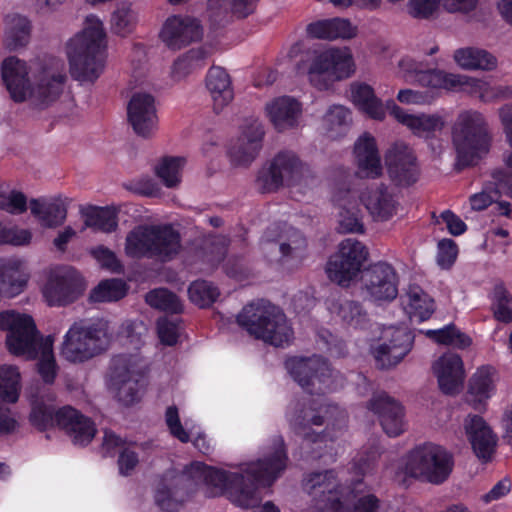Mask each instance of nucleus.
Returning <instances> with one entry per match:
<instances>
[{
  "label": "nucleus",
  "instance_id": "nucleus-1",
  "mask_svg": "<svg viewBox=\"0 0 512 512\" xmlns=\"http://www.w3.org/2000/svg\"><path fill=\"white\" fill-rule=\"evenodd\" d=\"M272 451L251 465L244 474L233 473L203 462H192L185 473L167 471L161 475L154 493L155 504L164 512H177L195 493L192 478H201L208 486L209 498L226 496L243 509L256 507L259 487H270L286 470L289 461L282 435L271 439Z\"/></svg>",
  "mask_w": 512,
  "mask_h": 512
},
{
  "label": "nucleus",
  "instance_id": "nucleus-2",
  "mask_svg": "<svg viewBox=\"0 0 512 512\" xmlns=\"http://www.w3.org/2000/svg\"><path fill=\"white\" fill-rule=\"evenodd\" d=\"M1 73L3 82L15 102L21 103L29 96L37 106H48L54 102L62 93L66 80L63 71L41 66L30 83L26 62L15 56L4 59Z\"/></svg>",
  "mask_w": 512,
  "mask_h": 512
},
{
  "label": "nucleus",
  "instance_id": "nucleus-3",
  "mask_svg": "<svg viewBox=\"0 0 512 512\" xmlns=\"http://www.w3.org/2000/svg\"><path fill=\"white\" fill-rule=\"evenodd\" d=\"M362 483V479H358L350 485H342L338 483L334 470H325L308 474L303 481V489L312 496L314 506L320 512H376L379 500L373 494L358 498L353 509H349Z\"/></svg>",
  "mask_w": 512,
  "mask_h": 512
},
{
  "label": "nucleus",
  "instance_id": "nucleus-4",
  "mask_svg": "<svg viewBox=\"0 0 512 512\" xmlns=\"http://www.w3.org/2000/svg\"><path fill=\"white\" fill-rule=\"evenodd\" d=\"M106 33L101 20L90 14L85 28L67 44L70 74L80 82L96 81L105 65Z\"/></svg>",
  "mask_w": 512,
  "mask_h": 512
},
{
  "label": "nucleus",
  "instance_id": "nucleus-5",
  "mask_svg": "<svg viewBox=\"0 0 512 512\" xmlns=\"http://www.w3.org/2000/svg\"><path fill=\"white\" fill-rule=\"evenodd\" d=\"M399 67L407 73V77L413 78L423 87L446 91H465L479 97L483 102H489L495 98L511 97L509 87L493 88L488 82L481 79L447 73L439 69H423L421 63L411 58H403L399 62Z\"/></svg>",
  "mask_w": 512,
  "mask_h": 512
},
{
  "label": "nucleus",
  "instance_id": "nucleus-6",
  "mask_svg": "<svg viewBox=\"0 0 512 512\" xmlns=\"http://www.w3.org/2000/svg\"><path fill=\"white\" fill-rule=\"evenodd\" d=\"M237 323L256 339L275 347L289 345L293 339L286 315L264 300L245 305L237 315Z\"/></svg>",
  "mask_w": 512,
  "mask_h": 512
},
{
  "label": "nucleus",
  "instance_id": "nucleus-7",
  "mask_svg": "<svg viewBox=\"0 0 512 512\" xmlns=\"http://www.w3.org/2000/svg\"><path fill=\"white\" fill-rule=\"evenodd\" d=\"M458 170L474 166L491 146V135L484 115L475 110L461 112L452 130Z\"/></svg>",
  "mask_w": 512,
  "mask_h": 512
},
{
  "label": "nucleus",
  "instance_id": "nucleus-8",
  "mask_svg": "<svg viewBox=\"0 0 512 512\" xmlns=\"http://www.w3.org/2000/svg\"><path fill=\"white\" fill-rule=\"evenodd\" d=\"M109 321L93 318L74 322L64 336L61 354L71 363H84L105 352L111 343Z\"/></svg>",
  "mask_w": 512,
  "mask_h": 512
},
{
  "label": "nucleus",
  "instance_id": "nucleus-9",
  "mask_svg": "<svg viewBox=\"0 0 512 512\" xmlns=\"http://www.w3.org/2000/svg\"><path fill=\"white\" fill-rule=\"evenodd\" d=\"M181 249V237L170 224L137 226L126 236L125 253L134 259H157L168 262Z\"/></svg>",
  "mask_w": 512,
  "mask_h": 512
},
{
  "label": "nucleus",
  "instance_id": "nucleus-10",
  "mask_svg": "<svg viewBox=\"0 0 512 512\" xmlns=\"http://www.w3.org/2000/svg\"><path fill=\"white\" fill-rule=\"evenodd\" d=\"M29 421L39 431L54 426L64 430L73 444L87 446L95 437L97 429L93 420L79 410L64 406L55 411L52 405L36 401L32 405Z\"/></svg>",
  "mask_w": 512,
  "mask_h": 512
},
{
  "label": "nucleus",
  "instance_id": "nucleus-11",
  "mask_svg": "<svg viewBox=\"0 0 512 512\" xmlns=\"http://www.w3.org/2000/svg\"><path fill=\"white\" fill-rule=\"evenodd\" d=\"M454 467L453 455L442 446L425 443L412 449L406 458L405 470L412 477H421L435 485L444 483Z\"/></svg>",
  "mask_w": 512,
  "mask_h": 512
},
{
  "label": "nucleus",
  "instance_id": "nucleus-12",
  "mask_svg": "<svg viewBox=\"0 0 512 512\" xmlns=\"http://www.w3.org/2000/svg\"><path fill=\"white\" fill-rule=\"evenodd\" d=\"M285 366L293 379L311 395H322L336 389L335 372L321 356L291 357Z\"/></svg>",
  "mask_w": 512,
  "mask_h": 512
},
{
  "label": "nucleus",
  "instance_id": "nucleus-13",
  "mask_svg": "<svg viewBox=\"0 0 512 512\" xmlns=\"http://www.w3.org/2000/svg\"><path fill=\"white\" fill-rule=\"evenodd\" d=\"M0 331H6L8 351L16 356L36 351L38 330L31 315L5 310L0 312Z\"/></svg>",
  "mask_w": 512,
  "mask_h": 512
},
{
  "label": "nucleus",
  "instance_id": "nucleus-14",
  "mask_svg": "<svg viewBox=\"0 0 512 512\" xmlns=\"http://www.w3.org/2000/svg\"><path fill=\"white\" fill-rule=\"evenodd\" d=\"M355 71L353 56L348 49L332 48L314 56L308 68L310 82L319 90L329 88L325 75L334 80L350 77Z\"/></svg>",
  "mask_w": 512,
  "mask_h": 512
},
{
  "label": "nucleus",
  "instance_id": "nucleus-15",
  "mask_svg": "<svg viewBox=\"0 0 512 512\" xmlns=\"http://www.w3.org/2000/svg\"><path fill=\"white\" fill-rule=\"evenodd\" d=\"M368 255L367 248L360 241L350 238L343 240L338 251L327 262L326 273L329 279L347 286L361 271Z\"/></svg>",
  "mask_w": 512,
  "mask_h": 512
},
{
  "label": "nucleus",
  "instance_id": "nucleus-16",
  "mask_svg": "<svg viewBox=\"0 0 512 512\" xmlns=\"http://www.w3.org/2000/svg\"><path fill=\"white\" fill-rule=\"evenodd\" d=\"M110 379L122 404L131 406L140 401L145 386L144 375L136 370L131 355L119 354L112 358Z\"/></svg>",
  "mask_w": 512,
  "mask_h": 512
},
{
  "label": "nucleus",
  "instance_id": "nucleus-17",
  "mask_svg": "<svg viewBox=\"0 0 512 512\" xmlns=\"http://www.w3.org/2000/svg\"><path fill=\"white\" fill-rule=\"evenodd\" d=\"M84 291L83 278L79 272L69 266L51 271L42 293L51 307H64L75 302Z\"/></svg>",
  "mask_w": 512,
  "mask_h": 512
},
{
  "label": "nucleus",
  "instance_id": "nucleus-18",
  "mask_svg": "<svg viewBox=\"0 0 512 512\" xmlns=\"http://www.w3.org/2000/svg\"><path fill=\"white\" fill-rule=\"evenodd\" d=\"M302 174V162L293 152H279L268 168H262L257 175L256 183L261 193L277 191L284 183L292 185Z\"/></svg>",
  "mask_w": 512,
  "mask_h": 512
},
{
  "label": "nucleus",
  "instance_id": "nucleus-19",
  "mask_svg": "<svg viewBox=\"0 0 512 512\" xmlns=\"http://www.w3.org/2000/svg\"><path fill=\"white\" fill-rule=\"evenodd\" d=\"M398 283L395 268L387 262L371 264L361 273L362 289L375 302L394 300L398 295Z\"/></svg>",
  "mask_w": 512,
  "mask_h": 512
},
{
  "label": "nucleus",
  "instance_id": "nucleus-20",
  "mask_svg": "<svg viewBox=\"0 0 512 512\" xmlns=\"http://www.w3.org/2000/svg\"><path fill=\"white\" fill-rule=\"evenodd\" d=\"M385 164L389 178L398 187H409L419 178L417 158L403 142H396L387 150Z\"/></svg>",
  "mask_w": 512,
  "mask_h": 512
},
{
  "label": "nucleus",
  "instance_id": "nucleus-21",
  "mask_svg": "<svg viewBox=\"0 0 512 512\" xmlns=\"http://www.w3.org/2000/svg\"><path fill=\"white\" fill-rule=\"evenodd\" d=\"M414 334L406 327L391 329L389 339L378 345L373 355L380 369H389L399 364L412 350Z\"/></svg>",
  "mask_w": 512,
  "mask_h": 512
},
{
  "label": "nucleus",
  "instance_id": "nucleus-22",
  "mask_svg": "<svg viewBox=\"0 0 512 512\" xmlns=\"http://www.w3.org/2000/svg\"><path fill=\"white\" fill-rule=\"evenodd\" d=\"M203 30L199 21L191 17L173 15L166 19L160 38L172 50H179L202 38Z\"/></svg>",
  "mask_w": 512,
  "mask_h": 512
},
{
  "label": "nucleus",
  "instance_id": "nucleus-23",
  "mask_svg": "<svg viewBox=\"0 0 512 512\" xmlns=\"http://www.w3.org/2000/svg\"><path fill=\"white\" fill-rule=\"evenodd\" d=\"M367 408L378 415L383 431L397 437L404 431V407L386 392L373 395Z\"/></svg>",
  "mask_w": 512,
  "mask_h": 512
},
{
  "label": "nucleus",
  "instance_id": "nucleus-24",
  "mask_svg": "<svg viewBox=\"0 0 512 512\" xmlns=\"http://www.w3.org/2000/svg\"><path fill=\"white\" fill-rule=\"evenodd\" d=\"M127 116L135 133L148 137L157 124L154 97L148 93H135L128 103Z\"/></svg>",
  "mask_w": 512,
  "mask_h": 512
},
{
  "label": "nucleus",
  "instance_id": "nucleus-25",
  "mask_svg": "<svg viewBox=\"0 0 512 512\" xmlns=\"http://www.w3.org/2000/svg\"><path fill=\"white\" fill-rule=\"evenodd\" d=\"M432 369L444 394L454 395L459 392L464 383L465 371L458 354H443L433 363Z\"/></svg>",
  "mask_w": 512,
  "mask_h": 512
},
{
  "label": "nucleus",
  "instance_id": "nucleus-26",
  "mask_svg": "<svg viewBox=\"0 0 512 512\" xmlns=\"http://www.w3.org/2000/svg\"><path fill=\"white\" fill-rule=\"evenodd\" d=\"M465 431L473 452L479 460L487 463L495 453L497 436L479 415H470L465 420Z\"/></svg>",
  "mask_w": 512,
  "mask_h": 512
},
{
  "label": "nucleus",
  "instance_id": "nucleus-27",
  "mask_svg": "<svg viewBox=\"0 0 512 512\" xmlns=\"http://www.w3.org/2000/svg\"><path fill=\"white\" fill-rule=\"evenodd\" d=\"M264 134L263 126L260 123L254 122L248 125L237 143L228 150L231 162L240 166L249 165L262 148Z\"/></svg>",
  "mask_w": 512,
  "mask_h": 512
},
{
  "label": "nucleus",
  "instance_id": "nucleus-28",
  "mask_svg": "<svg viewBox=\"0 0 512 512\" xmlns=\"http://www.w3.org/2000/svg\"><path fill=\"white\" fill-rule=\"evenodd\" d=\"M354 154L359 177L376 179L382 175L383 167L375 138L369 133L360 136L354 145Z\"/></svg>",
  "mask_w": 512,
  "mask_h": 512
},
{
  "label": "nucleus",
  "instance_id": "nucleus-29",
  "mask_svg": "<svg viewBox=\"0 0 512 512\" xmlns=\"http://www.w3.org/2000/svg\"><path fill=\"white\" fill-rule=\"evenodd\" d=\"M29 273L24 261L18 257L0 258V294L5 297L19 295L28 284Z\"/></svg>",
  "mask_w": 512,
  "mask_h": 512
},
{
  "label": "nucleus",
  "instance_id": "nucleus-30",
  "mask_svg": "<svg viewBox=\"0 0 512 512\" xmlns=\"http://www.w3.org/2000/svg\"><path fill=\"white\" fill-rule=\"evenodd\" d=\"M287 416L292 430L295 434L303 436L305 441L320 443L328 437L326 431L317 433L311 429V426H322L325 422L324 417L315 414L313 409H307L303 404L297 403L294 411Z\"/></svg>",
  "mask_w": 512,
  "mask_h": 512
},
{
  "label": "nucleus",
  "instance_id": "nucleus-31",
  "mask_svg": "<svg viewBox=\"0 0 512 512\" xmlns=\"http://www.w3.org/2000/svg\"><path fill=\"white\" fill-rule=\"evenodd\" d=\"M267 115L278 132L295 128L302 112L300 102L290 96L274 99L266 105Z\"/></svg>",
  "mask_w": 512,
  "mask_h": 512
},
{
  "label": "nucleus",
  "instance_id": "nucleus-32",
  "mask_svg": "<svg viewBox=\"0 0 512 512\" xmlns=\"http://www.w3.org/2000/svg\"><path fill=\"white\" fill-rule=\"evenodd\" d=\"M306 32L315 39H352L357 34V28L348 19L336 17L312 22L307 25Z\"/></svg>",
  "mask_w": 512,
  "mask_h": 512
},
{
  "label": "nucleus",
  "instance_id": "nucleus-33",
  "mask_svg": "<svg viewBox=\"0 0 512 512\" xmlns=\"http://www.w3.org/2000/svg\"><path fill=\"white\" fill-rule=\"evenodd\" d=\"M206 87L216 113L222 111L234 98L230 75L221 67L212 66L206 75Z\"/></svg>",
  "mask_w": 512,
  "mask_h": 512
},
{
  "label": "nucleus",
  "instance_id": "nucleus-34",
  "mask_svg": "<svg viewBox=\"0 0 512 512\" xmlns=\"http://www.w3.org/2000/svg\"><path fill=\"white\" fill-rule=\"evenodd\" d=\"M68 205L69 199L61 196L52 198L45 203H41L39 199H31L30 210L35 217L39 218L43 226L55 228L65 222Z\"/></svg>",
  "mask_w": 512,
  "mask_h": 512
},
{
  "label": "nucleus",
  "instance_id": "nucleus-35",
  "mask_svg": "<svg viewBox=\"0 0 512 512\" xmlns=\"http://www.w3.org/2000/svg\"><path fill=\"white\" fill-rule=\"evenodd\" d=\"M351 98L354 105L368 117L375 120L385 118L382 101L376 97L374 89L366 83L351 84Z\"/></svg>",
  "mask_w": 512,
  "mask_h": 512
},
{
  "label": "nucleus",
  "instance_id": "nucleus-36",
  "mask_svg": "<svg viewBox=\"0 0 512 512\" xmlns=\"http://www.w3.org/2000/svg\"><path fill=\"white\" fill-rule=\"evenodd\" d=\"M31 22L25 16L8 14L5 17L4 43L7 49L16 50L26 46L31 37Z\"/></svg>",
  "mask_w": 512,
  "mask_h": 512
},
{
  "label": "nucleus",
  "instance_id": "nucleus-37",
  "mask_svg": "<svg viewBox=\"0 0 512 512\" xmlns=\"http://www.w3.org/2000/svg\"><path fill=\"white\" fill-rule=\"evenodd\" d=\"M366 207L379 220L387 221L396 213L397 202L388 187L381 184L367 198Z\"/></svg>",
  "mask_w": 512,
  "mask_h": 512
},
{
  "label": "nucleus",
  "instance_id": "nucleus-38",
  "mask_svg": "<svg viewBox=\"0 0 512 512\" xmlns=\"http://www.w3.org/2000/svg\"><path fill=\"white\" fill-rule=\"evenodd\" d=\"M82 213L85 225L95 231L111 233L118 227L117 211L112 207L90 206Z\"/></svg>",
  "mask_w": 512,
  "mask_h": 512
},
{
  "label": "nucleus",
  "instance_id": "nucleus-39",
  "mask_svg": "<svg viewBox=\"0 0 512 512\" xmlns=\"http://www.w3.org/2000/svg\"><path fill=\"white\" fill-rule=\"evenodd\" d=\"M454 59L459 66L469 70H492L497 65V60L491 53L471 47L456 50Z\"/></svg>",
  "mask_w": 512,
  "mask_h": 512
},
{
  "label": "nucleus",
  "instance_id": "nucleus-40",
  "mask_svg": "<svg viewBox=\"0 0 512 512\" xmlns=\"http://www.w3.org/2000/svg\"><path fill=\"white\" fill-rule=\"evenodd\" d=\"M208 56L209 53L204 47L188 50L174 61L172 66L173 77L181 79L196 70L202 69L206 65Z\"/></svg>",
  "mask_w": 512,
  "mask_h": 512
},
{
  "label": "nucleus",
  "instance_id": "nucleus-41",
  "mask_svg": "<svg viewBox=\"0 0 512 512\" xmlns=\"http://www.w3.org/2000/svg\"><path fill=\"white\" fill-rule=\"evenodd\" d=\"M127 291V284L122 279H105L92 289L89 299L95 303L118 301L126 296Z\"/></svg>",
  "mask_w": 512,
  "mask_h": 512
},
{
  "label": "nucleus",
  "instance_id": "nucleus-42",
  "mask_svg": "<svg viewBox=\"0 0 512 512\" xmlns=\"http://www.w3.org/2000/svg\"><path fill=\"white\" fill-rule=\"evenodd\" d=\"M146 303L155 309L171 314H180L183 305L178 296L167 288L150 290L145 296Z\"/></svg>",
  "mask_w": 512,
  "mask_h": 512
},
{
  "label": "nucleus",
  "instance_id": "nucleus-43",
  "mask_svg": "<svg viewBox=\"0 0 512 512\" xmlns=\"http://www.w3.org/2000/svg\"><path fill=\"white\" fill-rule=\"evenodd\" d=\"M332 309H335L342 321L350 327L363 328L367 323V312L357 301L341 300L333 303Z\"/></svg>",
  "mask_w": 512,
  "mask_h": 512
},
{
  "label": "nucleus",
  "instance_id": "nucleus-44",
  "mask_svg": "<svg viewBox=\"0 0 512 512\" xmlns=\"http://www.w3.org/2000/svg\"><path fill=\"white\" fill-rule=\"evenodd\" d=\"M494 318L505 324L512 322V296L503 283L494 286L491 296Z\"/></svg>",
  "mask_w": 512,
  "mask_h": 512
},
{
  "label": "nucleus",
  "instance_id": "nucleus-45",
  "mask_svg": "<svg viewBox=\"0 0 512 512\" xmlns=\"http://www.w3.org/2000/svg\"><path fill=\"white\" fill-rule=\"evenodd\" d=\"M425 335L437 344L454 346L460 349L471 344V338L461 332L454 324H448L436 330H427Z\"/></svg>",
  "mask_w": 512,
  "mask_h": 512
},
{
  "label": "nucleus",
  "instance_id": "nucleus-46",
  "mask_svg": "<svg viewBox=\"0 0 512 512\" xmlns=\"http://www.w3.org/2000/svg\"><path fill=\"white\" fill-rule=\"evenodd\" d=\"M184 164L183 157L166 156L155 167V174L167 188H174L181 182Z\"/></svg>",
  "mask_w": 512,
  "mask_h": 512
},
{
  "label": "nucleus",
  "instance_id": "nucleus-47",
  "mask_svg": "<svg viewBox=\"0 0 512 512\" xmlns=\"http://www.w3.org/2000/svg\"><path fill=\"white\" fill-rule=\"evenodd\" d=\"M189 299L200 308L212 306L218 299L220 291L217 286L207 280H195L188 288Z\"/></svg>",
  "mask_w": 512,
  "mask_h": 512
},
{
  "label": "nucleus",
  "instance_id": "nucleus-48",
  "mask_svg": "<svg viewBox=\"0 0 512 512\" xmlns=\"http://www.w3.org/2000/svg\"><path fill=\"white\" fill-rule=\"evenodd\" d=\"M494 371L492 366H482L469 381L468 393L476 397L479 402L491 397V392L494 389Z\"/></svg>",
  "mask_w": 512,
  "mask_h": 512
},
{
  "label": "nucleus",
  "instance_id": "nucleus-49",
  "mask_svg": "<svg viewBox=\"0 0 512 512\" xmlns=\"http://www.w3.org/2000/svg\"><path fill=\"white\" fill-rule=\"evenodd\" d=\"M20 373L13 366H0V399L15 403L19 398Z\"/></svg>",
  "mask_w": 512,
  "mask_h": 512
},
{
  "label": "nucleus",
  "instance_id": "nucleus-50",
  "mask_svg": "<svg viewBox=\"0 0 512 512\" xmlns=\"http://www.w3.org/2000/svg\"><path fill=\"white\" fill-rule=\"evenodd\" d=\"M408 307L411 320L419 323L428 320L435 311L434 300L423 291L409 294Z\"/></svg>",
  "mask_w": 512,
  "mask_h": 512
},
{
  "label": "nucleus",
  "instance_id": "nucleus-51",
  "mask_svg": "<svg viewBox=\"0 0 512 512\" xmlns=\"http://www.w3.org/2000/svg\"><path fill=\"white\" fill-rule=\"evenodd\" d=\"M229 240L220 235L205 238L201 245L203 259L211 266L219 265L228 252Z\"/></svg>",
  "mask_w": 512,
  "mask_h": 512
},
{
  "label": "nucleus",
  "instance_id": "nucleus-52",
  "mask_svg": "<svg viewBox=\"0 0 512 512\" xmlns=\"http://www.w3.org/2000/svg\"><path fill=\"white\" fill-rule=\"evenodd\" d=\"M135 22L136 17L131 3L122 2L111 15V30L117 35L126 36L132 32Z\"/></svg>",
  "mask_w": 512,
  "mask_h": 512
},
{
  "label": "nucleus",
  "instance_id": "nucleus-53",
  "mask_svg": "<svg viewBox=\"0 0 512 512\" xmlns=\"http://www.w3.org/2000/svg\"><path fill=\"white\" fill-rule=\"evenodd\" d=\"M351 121L350 110L342 105L331 106L324 116L326 129L331 133L335 132V134H331V137L342 135Z\"/></svg>",
  "mask_w": 512,
  "mask_h": 512
},
{
  "label": "nucleus",
  "instance_id": "nucleus-54",
  "mask_svg": "<svg viewBox=\"0 0 512 512\" xmlns=\"http://www.w3.org/2000/svg\"><path fill=\"white\" fill-rule=\"evenodd\" d=\"M408 121H410L409 128L415 134L432 133L441 130L444 126L443 119L439 115H414L409 117Z\"/></svg>",
  "mask_w": 512,
  "mask_h": 512
},
{
  "label": "nucleus",
  "instance_id": "nucleus-55",
  "mask_svg": "<svg viewBox=\"0 0 512 512\" xmlns=\"http://www.w3.org/2000/svg\"><path fill=\"white\" fill-rule=\"evenodd\" d=\"M93 258L101 265L102 268L107 269L113 273L123 272V265L117 258L116 254L105 247L99 245L91 250Z\"/></svg>",
  "mask_w": 512,
  "mask_h": 512
},
{
  "label": "nucleus",
  "instance_id": "nucleus-56",
  "mask_svg": "<svg viewBox=\"0 0 512 512\" xmlns=\"http://www.w3.org/2000/svg\"><path fill=\"white\" fill-rule=\"evenodd\" d=\"M58 366L52 350H43L37 362V372L46 384H53L57 376Z\"/></svg>",
  "mask_w": 512,
  "mask_h": 512
},
{
  "label": "nucleus",
  "instance_id": "nucleus-57",
  "mask_svg": "<svg viewBox=\"0 0 512 512\" xmlns=\"http://www.w3.org/2000/svg\"><path fill=\"white\" fill-rule=\"evenodd\" d=\"M0 210L21 214L27 210V197L24 193L12 190L9 195L0 192Z\"/></svg>",
  "mask_w": 512,
  "mask_h": 512
},
{
  "label": "nucleus",
  "instance_id": "nucleus-58",
  "mask_svg": "<svg viewBox=\"0 0 512 512\" xmlns=\"http://www.w3.org/2000/svg\"><path fill=\"white\" fill-rule=\"evenodd\" d=\"M458 255V246L452 239H442L438 242L437 264L442 269H450Z\"/></svg>",
  "mask_w": 512,
  "mask_h": 512
},
{
  "label": "nucleus",
  "instance_id": "nucleus-59",
  "mask_svg": "<svg viewBox=\"0 0 512 512\" xmlns=\"http://www.w3.org/2000/svg\"><path fill=\"white\" fill-rule=\"evenodd\" d=\"M165 422L173 437L177 438L182 443H188L190 441V436L182 426L178 408L175 405L169 406L166 409Z\"/></svg>",
  "mask_w": 512,
  "mask_h": 512
},
{
  "label": "nucleus",
  "instance_id": "nucleus-60",
  "mask_svg": "<svg viewBox=\"0 0 512 512\" xmlns=\"http://www.w3.org/2000/svg\"><path fill=\"white\" fill-rule=\"evenodd\" d=\"M441 0H410L409 14L417 19H429L438 9Z\"/></svg>",
  "mask_w": 512,
  "mask_h": 512
},
{
  "label": "nucleus",
  "instance_id": "nucleus-61",
  "mask_svg": "<svg viewBox=\"0 0 512 512\" xmlns=\"http://www.w3.org/2000/svg\"><path fill=\"white\" fill-rule=\"evenodd\" d=\"M157 334L162 344L173 346L177 343L179 337L178 325L167 318H160L157 321Z\"/></svg>",
  "mask_w": 512,
  "mask_h": 512
},
{
  "label": "nucleus",
  "instance_id": "nucleus-62",
  "mask_svg": "<svg viewBox=\"0 0 512 512\" xmlns=\"http://www.w3.org/2000/svg\"><path fill=\"white\" fill-rule=\"evenodd\" d=\"M493 186H495V196L501 197L502 194L512 198V172L504 169H495L491 173Z\"/></svg>",
  "mask_w": 512,
  "mask_h": 512
},
{
  "label": "nucleus",
  "instance_id": "nucleus-63",
  "mask_svg": "<svg viewBox=\"0 0 512 512\" xmlns=\"http://www.w3.org/2000/svg\"><path fill=\"white\" fill-rule=\"evenodd\" d=\"M32 234L27 229L4 228L0 231V243L16 246L29 244Z\"/></svg>",
  "mask_w": 512,
  "mask_h": 512
},
{
  "label": "nucleus",
  "instance_id": "nucleus-64",
  "mask_svg": "<svg viewBox=\"0 0 512 512\" xmlns=\"http://www.w3.org/2000/svg\"><path fill=\"white\" fill-rule=\"evenodd\" d=\"M493 182L486 185L485 188L469 197L471 208L475 211H482L489 207L499 197L495 196V186L491 187Z\"/></svg>",
  "mask_w": 512,
  "mask_h": 512
}]
</instances>
